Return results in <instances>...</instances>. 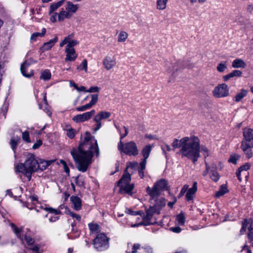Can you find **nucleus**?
Wrapping results in <instances>:
<instances>
[{
	"label": "nucleus",
	"instance_id": "nucleus-1",
	"mask_svg": "<svg viewBox=\"0 0 253 253\" xmlns=\"http://www.w3.org/2000/svg\"><path fill=\"white\" fill-rule=\"evenodd\" d=\"M99 153L97 141L88 132H86L84 141L80 143L78 149L73 148L71 151L77 169L83 172L87 170L91 164L93 155L95 154L98 156Z\"/></svg>",
	"mask_w": 253,
	"mask_h": 253
},
{
	"label": "nucleus",
	"instance_id": "nucleus-2",
	"mask_svg": "<svg viewBox=\"0 0 253 253\" xmlns=\"http://www.w3.org/2000/svg\"><path fill=\"white\" fill-rule=\"evenodd\" d=\"M173 150L180 148L177 153L182 157L191 159L195 163L200 157V141L195 136L184 137L180 139H174L171 144Z\"/></svg>",
	"mask_w": 253,
	"mask_h": 253
},
{
	"label": "nucleus",
	"instance_id": "nucleus-3",
	"mask_svg": "<svg viewBox=\"0 0 253 253\" xmlns=\"http://www.w3.org/2000/svg\"><path fill=\"white\" fill-rule=\"evenodd\" d=\"M38 161L36 160L35 155L32 153H29L27 156L25 163H21L15 166L16 172H21L26 175L28 180L31 179L33 172L38 170Z\"/></svg>",
	"mask_w": 253,
	"mask_h": 253
},
{
	"label": "nucleus",
	"instance_id": "nucleus-4",
	"mask_svg": "<svg viewBox=\"0 0 253 253\" xmlns=\"http://www.w3.org/2000/svg\"><path fill=\"white\" fill-rule=\"evenodd\" d=\"M138 166V163L136 162L128 163L125 173L118 183V186L120 187V192L121 194L127 193L129 195H132V190L134 188V185L133 184H130L131 176L130 174L126 172L127 169L129 168L134 169L137 168Z\"/></svg>",
	"mask_w": 253,
	"mask_h": 253
},
{
	"label": "nucleus",
	"instance_id": "nucleus-5",
	"mask_svg": "<svg viewBox=\"0 0 253 253\" xmlns=\"http://www.w3.org/2000/svg\"><path fill=\"white\" fill-rule=\"evenodd\" d=\"M118 149L121 153H123L129 156H136L139 154L137 145L133 141L124 143L120 140L118 144Z\"/></svg>",
	"mask_w": 253,
	"mask_h": 253
},
{
	"label": "nucleus",
	"instance_id": "nucleus-6",
	"mask_svg": "<svg viewBox=\"0 0 253 253\" xmlns=\"http://www.w3.org/2000/svg\"><path fill=\"white\" fill-rule=\"evenodd\" d=\"M167 184L168 183L166 180L161 179L157 181L152 188L149 186L147 187L146 191L151 197V201L159 197L161 192L167 188Z\"/></svg>",
	"mask_w": 253,
	"mask_h": 253
},
{
	"label": "nucleus",
	"instance_id": "nucleus-7",
	"mask_svg": "<svg viewBox=\"0 0 253 253\" xmlns=\"http://www.w3.org/2000/svg\"><path fill=\"white\" fill-rule=\"evenodd\" d=\"M94 245L98 251L105 250L109 247V238L104 233H99L94 240Z\"/></svg>",
	"mask_w": 253,
	"mask_h": 253
},
{
	"label": "nucleus",
	"instance_id": "nucleus-8",
	"mask_svg": "<svg viewBox=\"0 0 253 253\" xmlns=\"http://www.w3.org/2000/svg\"><path fill=\"white\" fill-rule=\"evenodd\" d=\"M146 215H144V222L135 224L132 225V227H136L139 225H148L151 224L150 221L154 214H159L160 213V209H156L153 206L151 205L149 209L146 210Z\"/></svg>",
	"mask_w": 253,
	"mask_h": 253
},
{
	"label": "nucleus",
	"instance_id": "nucleus-9",
	"mask_svg": "<svg viewBox=\"0 0 253 253\" xmlns=\"http://www.w3.org/2000/svg\"><path fill=\"white\" fill-rule=\"evenodd\" d=\"M213 95L217 98L225 97L229 94V88L225 84H221L216 86L212 90Z\"/></svg>",
	"mask_w": 253,
	"mask_h": 253
},
{
	"label": "nucleus",
	"instance_id": "nucleus-10",
	"mask_svg": "<svg viewBox=\"0 0 253 253\" xmlns=\"http://www.w3.org/2000/svg\"><path fill=\"white\" fill-rule=\"evenodd\" d=\"M36 61H35L32 58H30L26 60L22 64L20 68V70L22 75L25 77L30 78L34 75V72L33 70H30L29 72L28 73L26 72V69L29 68V67L36 63Z\"/></svg>",
	"mask_w": 253,
	"mask_h": 253
},
{
	"label": "nucleus",
	"instance_id": "nucleus-11",
	"mask_svg": "<svg viewBox=\"0 0 253 253\" xmlns=\"http://www.w3.org/2000/svg\"><path fill=\"white\" fill-rule=\"evenodd\" d=\"M111 113L109 112L101 111L97 114L94 118V121L96 122V127L94 128V131L96 132L100 129L101 126V120L109 118Z\"/></svg>",
	"mask_w": 253,
	"mask_h": 253
},
{
	"label": "nucleus",
	"instance_id": "nucleus-12",
	"mask_svg": "<svg viewBox=\"0 0 253 253\" xmlns=\"http://www.w3.org/2000/svg\"><path fill=\"white\" fill-rule=\"evenodd\" d=\"M95 111L92 110L90 112L84 113L82 114L77 115L73 118V120L76 123H81L86 121L90 119L92 115H94Z\"/></svg>",
	"mask_w": 253,
	"mask_h": 253
},
{
	"label": "nucleus",
	"instance_id": "nucleus-13",
	"mask_svg": "<svg viewBox=\"0 0 253 253\" xmlns=\"http://www.w3.org/2000/svg\"><path fill=\"white\" fill-rule=\"evenodd\" d=\"M244 138L241 143L253 145V129L245 128L243 130Z\"/></svg>",
	"mask_w": 253,
	"mask_h": 253
},
{
	"label": "nucleus",
	"instance_id": "nucleus-14",
	"mask_svg": "<svg viewBox=\"0 0 253 253\" xmlns=\"http://www.w3.org/2000/svg\"><path fill=\"white\" fill-rule=\"evenodd\" d=\"M103 64L107 70L113 68L116 65V59L114 56H106L103 61Z\"/></svg>",
	"mask_w": 253,
	"mask_h": 253
},
{
	"label": "nucleus",
	"instance_id": "nucleus-15",
	"mask_svg": "<svg viewBox=\"0 0 253 253\" xmlns=\"http://www.w3.org/2000/svg\"><path fill=\"white\" fill-rule=\"evenodd\" d=\"M150 202L152 206H153L156 209H160V211L166 206V200L164 198L157 197L154 200L150 199Z\"/></svg>",
	"mask_w": 253,
	"mask_h": 253
},
{
	"label": "nucleus",
	"instance_id": "nucleus-16",
	"mask_svg": "<svg viewBox=\"0 0 253 253\" xmlns=\"http://www.w3.org/2000/svg\"><path fill=\"white\" fill-rule=\"evenodd\" d=\"M66 56L65 59L66 62L74 61L78 57V54L76 53L74 48H66L65 49Z\"/></svg>",
	"mask_w": 253,
	"mask_h": 253
},
{
	"label": "nucleus",
	"instance_id": "nucleus-17",
	"mask_svg": "<svg viewBox=\"0 0 253 253\" xmlns=\"http://www.w3.org/2000/svg\"><path fill=\"white\" fill-rule=\"evenodd\" d=\"M79 5L78 4H74L70 1H67L65 5V9L72 15L75 13L78 10Z\"/></svg>",
	"mask_w": 253,
	"mask_h": 253
},
{
	"label": "nucleus",
	"instance_id": "nucleus-18",
	"mask_svg": "<svg viewBox=\"0 0 253 253\" xmlns=\"http://www.w3.org/2000/svg\"><path fill=\"white\" fill-rule=\"evenodd\" d=\"M197 190V183L195 182L193 183L192 188H188L187 192L186 194V200L188 201L192 200L194 197L195 194Z\"/></svg>",
	"mask_w": 253,
	"mask_h": 253
},
{
	"label": "nucleus",
	"instance_id": "nucleus-19",
	"mask_svg": "<svg viewBox=\"0 0 253 253\" xmlns=\"http://www.w3.org/2000/svg\"><path fill=\"white\" fill-rule=\"evenodd\" d=\"M252 147H253V145L241 143V148L245 154L246 157L248 159L251 158L253 156V153L251 149Z\"/></svg>",
	"mask_w": 253,
	"mask_h": 253
},
{
	"label": "nucleus",
	"instance_id": "nucleus-20",
	"mask_svg": "<svg viewBox=\"0 0 253 253\" xmlns=\"http://www.w3.org/2000/svg\"><path fill=\"white\" fill-rule=\"evenodd\" d=\"M72 17V14L63 8H62L60 12L58 13V19L60 22L63 21L65 19H70Z\"/></svg>",
	"mask_w": 253,
	"mask_h": 253
},
{
	"label": "nucleus",
	"instance_id": "nucleus-21",
	"mask_svg": "<svg viewBox=\"0 0 253 253\" xmlns=\"http://www.w3.org/2000/svg\"><path fill=\"white\" fill-rule=\"evenodd\" d=\"M70 200L74 205V209L76 211H79L81 209L82 204L81 200L78 196H73L70 198Z\"/></svg>",
	"mask_w": 253,
	"mask_h": 253
},
{
	"label": "nucleus",
	"instance_id": "nucleus-22",
	"mask_svg": "<svg viewBox=\"0 0 253 253\" xmlns=\"http://www.w3.org/2000/svg\"><path fill=\"white\" fill-rule=\"evenodd\" d=\"M232 66L234 68H245L247 65L243 60L237 58L233 61Z\"/></svg>",
	"mask_w": 253,
	"mask_h": 253
},
{
	"label": "nucleus",
	"instance_id": "nucleus-23",
	"mask_svg": "<svg viewBox=\"0 0 253 253\" xmlns=\"http://www.w3.org/2000/svg\"><path fill=\"white\" fill-rule=\"evenodd\" d=\"M58 38L55 37L54 39L49 40L48 42L43 44L42 48L43 50H48L50 49L54 44L57 42Z\"/></svg>",
	"mask_w": 253,
	"mask_h": 253
},
{
	"label": "nucleus",
	"instance_id": "nucleus-24",
	"mask_svg": "<svg viewBox=\"0 0 253 253\" xmlns=\"http://www.w3.org/2000/svg\"><path fill=\"white\" fill-rule=\"evenodd\" d=\"M248 91L244 89H242L241 91L237 93L234 97V100L237 102H240L242 99L247 96Z\"/></svg>",
	"mask_w": 253,
	"mask_h": 253
},
{
	"label": "nucleus",
	"instance_id": "nucleus-25",
	"mask_svg": "<svg viewBox=\"0 0 253 253\" xmlns=\"http://www.w3.org/2000/svg\"><path fill=\"white\" fill-rule=\"evenodd\" d=\"M52 162V161H47L44 160H41L40 162H38V164L37 165L38 169H40L41 170L45 169Z\"/></svg>",
	"mask_w": 253,
	"mask_h": 253
},
{
	"label": "nucleus",
	"instance_id": "nucleus-26",
	"mask_svg": "<svg viewBox=\"0 0 253 253\" xmlns=\"http://www.w3.org/2000/svg\"><path fill=\"white\" fill-rule=\"evenodd\" d=\"M65 0H61L56 3H52L51 4L49 8V14H51L52 12L55 11L58 8L61 6Z\"/></svg>",
	"mask_w": 253,
	"mask_h": 253
},
{
	"label": "nucleus",
	"instance_id": "nucleus-27",
	"mask_svg": "<svg viewBox=\"0 0 253 253\" xmlns=\"http://www.w3.org/2000/svg\"><path fill=\"white\" fill-rule=\"evenodd\" d=\"M152 148V147L150 145H147L143 148L141 154L144 159H147L149 157Z\"/></svg>",
	"mask_w": 253,
	"mask_h": 253
},
{
	"label": "nucleus",
	"instance_id": "nucleus-28",
	"mask_svg": "<svg viewBox=\"0 0 253 253\" xmlns=\"http://www.w3.org/2000/svg\"><path fill=\"white\" fill-rule=\"evenodd\" d=\"M228 191V190L227 189L226 186L224 184H222V185H221L220 189L217 192H216L215 194V196L216 198H219L221 196H222L226 193H227Z\"/></svg>",
	"mask_w": 253,
	"mask_h": 253
},
{
	"label": "nucleus",
	"instance_id": "nucleus-29",
	"mask_svg": "<svg viewBox=\"0 0 253 253\" xmlns=\"http://www.w3.org/2000/svg\"><path fill=\"white\" fill-rule=\"evenodd\" d=\"M46 33V29L45 28H43L42 30V32H36L34 33L31 37V41L34 42L36 41L37 40V38L39 37H42L44 36L45 34Z\"/></svg>",
	"mask_w": 253,
	"mask_h": 253
},
{
	"label": "nucleus",
	"instance_id": "nucleus-30",
	"mask_svg": "<svg viewBox=\"0 0 253 253\" xmlns=\"http://www.w3.org/2000/svg\"><path fill=\"white\" fill-rule=\"evenodd\" d=\"M210 178L214 182H217L220 177V175L216 170H210L209 171Z\"/></svg>",
	"mask_w": 253,
	"mask_h": 253
},
{
	"label": "nucleus",
	"instance_id": "nucleus-31",
	"mask_svg": "<svg viewBox=\"0 0 253 253\" xmlns=\"http://www.w3.org/2000/svg\"><path fill=\"white\" fill-rule=\"evenodd\" d=\"M20 140V138L19 136H16L14 137L11 138L10 141V145L12 149L15 152L16 147L18 144L19 143Z\"/></svg>",
	"mask_w": 253,
	"mask_h": 253
},
{
	"label": "nucleus",
	"instance_id": "nucleus-32",
	"mask_svg": "<svg viewBox=\"0 0 253 253\" xmlns=\"http://www.w3.org/2000/svg\"><path fill=\"white\" fill-rule=\"evenodd\" d=\"M168 1V0H157L156 2L157 9L159 10L166 9Z\"/></svg>",
	"mask_w": 253,
	"mask_h": 253
},
{
	"label": "nucleus",
	"instance_id": "nucleus-33",
	"mask_svg": "<svg viewBox=\"0 0 253 253\" xmlns=\"http://www.w3.org/2000/svg\"><path fill=\"white\" fill-rule=\"evenodd\" d=\"M10 226L16 236L23 242V238L20 235V233L22 232V229L16 226L14 223H11Z\"/></svg>",
	"mask_w": 253,
	"mask_h": 253
},
{
	"label": "nucleus",
	"instance_id": "nucleus-34",
	"mask_svg": "<svg viewBox=\"0 0 253 253\" xmlns=\"http://www.w3.org/2000/svg\"><path fill=\"white\" fill-rule=\"evenodd\" d=\"M128 36V34L124 31H122L118 35V42H124L127 39Z\"/></svg>",
	"mask_w": 253,
	"mask_h": 253
},
{
	"label": "nucleus",
	"instance_id": "nucleus-35",
	"mask_svg": "<svg viewBox=\"0 0 253 253\" xmlns=\"http://www.w3.org/2000/svg\"><path fill=\"white\" fill-rule=\"evenodd\" d=\"M51 78V73L49 70L46 69L43 71L40 76V79L44 81H48Z\"/></svg>",
	"mask_w": 253,
	"mask_h": 253
},
{
	"label": "nucleus",
	"instance_id": "nucleus-36",
	"mask_svg": "<svg viewBox=\"0 0 253 253\" xmlns=\"http://www.w3.org/2000/svg\"><path fill=\"white\" fill-rule=\"evenodd\" d=\"M227 69V62L223 61L219 63L217 66V70L219 72H223Z\"/></svg>",
	"mask_w": 253,
	"mask_h": 253
},
{
	"label": "nucleus",
	"instance_id": "nucleus-37",
	"mask_svg": "<svg viewBox=\"0 0 253 253\" xmlns=\"http://www.w3.org/2000/svg\"><path fill=\"white\" fill-rule=\"evenodd\" d=\"M176 220L180 225H184L185 223V216L184 213H180L176 216Z\"/></svg>",
	"mask_w": 253,
	"mask_h": 253
},
{
	"label": "nucleus",
	"instance_id": "nucleus-38",
	"mask_svg": "<svg viewBox=\"0 0 253 253\" xmlns=\"http://www.w3.org/2000/svg\"><path fill=\"white\" fill-rule=\"evenodd\" d=\"M45 210L48 211L49 213L54 214V215L61 214V212L59 210L54 209L52 208H45Z\"/></svg>",
	"mask_w": 253,
	"mask_h": 253
},
{
	"label": "nucleus",
	"instance_id": "nucleus-39",
	"mask_svg": "<svg viewBox=\"0 0 253 253\" xmlns=\"http://www.w3.org/2000/svg\"><path fill=\"white\" fill-rule=\"evenodd\" d=\"M91 101L89 102V103L92 106H94L98 101V94H91Z\"/></svg>",
	"mask_w": 253,
	"mask_h": 253
},
{
	"label": "nucleus",
	"instance_id": "nucleus-40",
	"mask_svg": "<svg viewBox=\"0 0 253 253\" xmlns=\"http://www.w3.org/2000/svg\"><path fill=\"white\" fill-rule=\"evenodd\" d=\"M91 107H92V106L88 103H87L84 105H83L82 106L77 107V108H76V109L78 111L83 112L87 109H90Z\"/></svg>",
	"mask_w": 253,
	"mask_h": 253
},
{
	"label": "nucleus",
	"instance_id": "nucleus-41",
	"mask_svg": "<svg viewBox=\"0 0 253 253\" xmlns=\"http://www.w3.org/2000/svg\"><path fill=\"white\" fill-rule=\"evenodd\" d=\"M75 180L76 184L80 187L84 186V181L83 179L80 178V176L78 175L75 177Z\"/></svg>",
	"mask_w": 253,
	"mask_h": 253
},
{
	"label": "nucleus",
	"instance_id": "nucleus-42",
	"mask_svg": "<svg viewBox=\"0 0 253 253\" xmlns=\"http://www.w3.org/2000/svg\"><path fill=\"white\" fill-rule=\"evenodd\" d=\"M239 158L240 156L238 155L234 154L231 156L228 161L234 164H236L237 163V161L239 159Z\"/></svg>",
	"mask_w": 253,
	"mask_h": 253
},
{
	"label": "nucleus",
	"instance_id": "nucleus-43",
	"mask_svg": "<svg viewBox=\"0 0 253 253\" xmlns=\"http://www.w3.org/2000/svg\"><path fill=\"white\" fill-rule=\"evenodd\" d=\"M79 42L77 40H71L69 42L68 44L66 46V48H74L73 47L77 45Z\"/></svg>",
	"mask_w": 253,
	"mask_h": 253
},
{
	"label": "nucleus",
	"instance_id": "nucleus-44",
	"mask_svg": "<svg viewBox=\"0 0 253 253\" xmlns=\"http://www.w3.org/2000/svg\"><path fill=\"white\" fill-rule=\"evenodd\" d=\"M242 75V72L240 70H235L230 73V75L232 78L233 77H239Z\"/></svg>",
	"mask_w": 253,
	"mask_h": 253
},
{
	"label": "nucleus",
	"instance_id": "nucleus-45",
	"mask_svg": "<svg viewBox=\"0 0 253 253\" xmlns=\"http://www.w3.org/2000/svg\"><path fill=\"white\" fill-rule=\"evenodd\" d=\"M80 67H82V68H80L81 70H84L85 72L87 71V63L86 59H84L80 65ZM80 67H78L77 69H79Z\"/></svg>",
	"mask_w": 253,
	"mask_h": 253
},
{
	"label": "nucleus",
	"instance_id": "nucleus-46",
	"mask_svg": "<svg viewBox=\"0 0 253 253\" xmlns=\"http://www.w3.org/2000/svg\"><path fill=\"white\" fill-rule=\"evenodd\" d=\"M88 227L90 229V230L92 232L93 231H97L99 228V226L97 224H93V223H89L88 224Z\"/></svg>",
	"mask_w": 253,
	"mask_h": 253
},
{
	"label": "nucleus",
	"instance_id": "nucleus-47",
	"mask_svg": "<svg viewBox=\"0 0 253 253\" xmlns=\"http://www.w3.org/2000/svg\"><path fill=\"white\" fill-rule=\"evenodd\" d=\"M75 130L72 128H69L67 130V135L70 138H73L75 136Z\"/></svg>",
	"mask_w": 253,
	"mask_h": 253
},
{
	"label": "nucleus",
	"instance_id": "nucleus-48",
	"mask_svg": "<svg viewBox=\"0 0 253 253\" xmlns=\"http://www.w3.org/2000/svg\"><path fill=\"white\" fill-rule=\"evenodd\" d=\"M22 138L27 142H30L29 133L28 131H25L22 133Z\"/></svg>",
	"mask_w": 253,
	"mask_h": 253
},
{
	"label": "nucleus",
	"instance_id": "nucleus-49",
	"mask_svg": "<svg viewBox=\"0 0 253 253\" xmlns=\"http://www.w3.org/2000/svg\"><path fill=\"white\" fill-rule=\"evenodd\" d=\"M24 239L28 245H32L34 243V239L30 236H28L25 235Z\"/></svg>",
	"mask_w": 253,
	"mask_h": 253
},
{
	"label": "nucleus",
	"instance_id": "nucleus-50",
	"mask_svg": "<svg viewBox=\"0 0 253 253\" xmlns=\"http://www.w3.org/2000/svg\"><path fill=\"white\" fill-rule=\"evenodd\" d=\"M189 186L188 185H184L183 187H182V189L181 190V191L178 195V198H180L182 197L184 193L187 191Z\"/></svg>",
	"mask_w": 253,
	"mask_h": 253
},
{
	"label": "nucleus",
	"instance_id": "nucleus-51",
	"mask_svg": "<svg viewBox=\"0 0 253 253\" xmlns=\"http://www.w3.org/2000/svg\"><path fill=\"white\" fill-rule=\"evenodd\" d=\"M68 214L72 217L75 218L79 221H80L81 219V217L79 214H76L70 211H69Z\"/></svg>",
	"mask_w": 253,
	"mask_h": 253
},
{
	"label": "nucleus",
	"instance_id": "nucleus-52",
	"mask_svg": "<svg viewBox=\"0 0 253 253\" xmlns=\"http://www.w3.org/2000/svg\"><path fill=\"white\" fill-rule=\"evenodd\" d=\"M100 88L98 86H91L88 90H86L88 92H98Z\"/></svg>",
	"mask_w": 253,
	"mask_h": 253
},
{
	"label": "nucleus",
	"instance_id": "nucleus-53",
	"mask_svg": "<svg viewBox=\"0 0 253 253\" xmlns=\"http://www.w3.org/2000/svg\"><path fill=\"white\" fill-rule=\"evenodd\" d=\"M250 167H251V165L250 164L246 163L245 165H243V166H241L239 168V169H240V170H241L242 171L243 170L246 171L250 169Z\"/></svg>",
	"mask_w": 253,
	"mask_h": 253
},
{
	"label": "nucleus",
	"instance_id": "nucleus-54",
	"mask_svg": "<svg viewBox=\"0 0 253 253\" xmlns=\"http://www.w3.org/2000/svg\"><path fill=\"white\" fill-rule=\"evenodd\" d=\"M146 160L147 159H144L142 160V161L140 162V163L139 164V169H141V170L145 169V167H146Z\"/></svg>",
	"mask_w": 253,
	"mask_h": 253
},
{
	"label": "nucleus",
	"instance_id": "nucleus-55",
	"mask_svg": "<svg viewBox=\"0 0 253 253\" xmlns=\"http://www.w3.org/2000/svg\"><path fill=\"white\" fill-rule=\"evenodd\" d=\"M42 144V141L41 140H38L33 146L32 148L34 149H36L39 148Z\"/></svg>",
	"mask_w": 253,
	"mask_h": 253
},
{
	"label": "nucleus",
	"instance_id": "nucleus-56",
	"mask_svg": "<svg viewBox=\"0 0 253 253\" xmlns=\"http://www.w3.org/2000/svg\"><path fill=\"white\" fill-rule=\"evenodd\" d=\"M170 230L173 232L178 233L180 232L181 229L179 227H173L170 228Z\"/></svg>",
	"mask_w": 253,
	"mask_h": 253
},
{
	"label": "nucleus",
	"instance_id": "nucleus-57",
	"mask_svg": "<svg viewBox=\"0 0 253 253\" xmlns=\"http://www.w3.org/2000/svg\"><path fill=\"white\" fill-rule=\"evenodd\" d=\"M140 245L138 244H134L133 246L132 253H136L138 249L140 248Z\"/></svg>",
	"mask_w": 253,
	"mask_h": 253
},
{
	"label": "nucleus",
	"instance_id": "nucleus-58",
	"mask_svg": "<svg viewBox=\"0 0 253 253\" xmlns=\"http://www.w3.org/2000/svg\"><path fill=\"white\" fill-rule=\"evenodd\" d=\"M44 111L46 113L48 116H51L52 113L49 109V107L47 104L45 105V107L44 109Z\"/></svg>",
	"mask_w": 253,
	"mask_h": 253
},
{
	"label": "nucleus",
	"instance_id": "nucleus-59",
	"mask_svg": "<svg viewBox=\"0 0 253 253\" xmlns=\"http://www.w3.org/2000/svg\"><path fill=\"white\" fill-rule=\"evenodd\" d=\"M30 250L36 253H40V248L38 245L34 246L33 247L30 248Z\"/></svg>",
	"mask_w": 253,
	"mask_h": 253
},
{
	"label": "nucleus",
	"instance_id": "nucleus-60",
	"mask_svg": "<svg viewBox=\"0 0 253 253\" xmlns=\"http://www.w3.org/2000/svg\"><path fill=\"white\" fill-rule=\"evenodd\" d=\"M73 37V34H71L67 37H66L64 40L66 41V42L67 43V44H68L69 42H70L71 41V39Z\"/></svg>",
	"mask_w": 253,
	"mask_h": 253
},
{
	"label": "nucleus",
	"instance_id": "nucleus-61",
	"mask_svg": "<svg viewBox=\"0 0 253 253\" xmlns=\"http://www.w3.org/2000/svg\"><path fill=\"white\" fill-rule=\"evenodd\" d=\"M247 226V220H245L242 223V227L241 229V232L245 231Z\"/></svg>",
	"mask_w": 253,
	"mask_h": 253
},
{
	"label": "nucleus",
	"instance_id": "nucleus-62",
	"mask_svg": "<svg viewBox=\"0 0 253 253\" xmlns=\"http://www.w3.org/2000/svg\"><path fill=\"white\" fill-rule=\"evenodd\" d=\"M57 16H58V13H56H56H54L53 14V15H52V16L50 17V21H51L52 22H53V23H54V22H56V17H57Z\"/></svg>",
	"mask_w": 253,
	"mask_h": 253
},
{
	"label": "nucleus",
	"instance_id": "nucleus-63",
	"mask_svg": "<svg viewBox=\"0 0 253 253\" xmlns=\"http://www.w3.org/2000/svg\"><path fill=\"white\" fill-rule=\"evenodd\" d=\"M58 219H59V217L58 216H51L49 218V221L50 222H53L56 221Z\"/></svg>",
	"mask_w": 253,
	"mask_h": 253
},
{
	"label": "nucleus",
	"instance_id": "nucleus-64",
	"mask_svg": "<svg viewBox=\"0 0 253 253\" xmlns=\"http://www.w3.org/2000/svg\"><path fill=\"white\" fill-rule=\"evenodd\" d=\"M247 11L250 13L253 11V4H249L247 8Z\"/></svg>",
	"mask_w": 253,
	"mask_h": 253
}]
</instances>
